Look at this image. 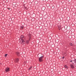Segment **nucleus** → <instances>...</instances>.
Here are the masks:
<instances>
[{
  "mask_svg": "<svg viewBox=\"0 0 76 76\" xmlns=\"http://www.w3.org/2000/svg\"><path fill=\"white\" fill-rule=\"evenodd\" d=\"M24 27L23 26H21L20 28L23 29V28Z\"/></svg>",
  "mask_w": 76,
  "mask_h": 76,
  "instance_id": "nucleus-11",
  "label": "nucleus"
},
{
  "mask_svg": "<svg viewBox=\"0 0 76 76\" xmlns=\"http://www.w3.org/2000/svg\"><path fill=\"white\" fill-rule=\"evenodd\" d=\"M10 71V69H9V68H7L5 69L6 72H9Z\"/></svg>",
  "mask_w": 76,
  "mask_h": 76,
  "instance_id": "nucleus-3",
  "label": "nucleus"
},
{
  "mask_svg": "<svg viewBox=\"0 0 76 76\" xmlns=\"http://www.w3.org/2000/svg\"><path fill=\"white\" fill-rule=\"evenodd\" d=\"M26 44H28L29 43V41L27 40L26 42Z\"/></svg>",
  "mask_w": 76,
  "mask_h": 76,
  "instance_id": "nucleus-12",
  "label": "nucleus"
},
{
  "mask_svg": "<svg viewBox=\"0 0 76 76\" xmlns=\"http://www.w3.org/2000/svg\"><path fill=\"white\" fill-rule=\"evenodd\" d=\"M70 45H71V46H72V47L73 46H74V45L73 44H72V43H70Z\"/></svg>",
  "mask_w": 76,
  "mask_h": 76,
  "instance_id": "nucleus-7",
  "label": "nucleus"
},
{
  "mask_svg": "<svg viewBox=\"0 0 76 76\" xmlns=\"http://www.w3.org/2000/svg\"><path fill=\"white\" fill-rule=\"evenodd\" d=\"M43 58V56H41L39 58V61H40V62H41V61H43V60L42 59Z\"/></svg>",
  "mask_w": 76,
  "mask_h": 76,
  "instance_id": "nucleus-2",
  "label": "nucleus"
},
{
  "mask_svg": "<svg viewBox=\"0 0 76 76\" xmlns=\"http://www.w3.org/2000/svg\"><path fill=\"white\" fill-rule=\"evenodd\" d=\"M19 61V59L18 58H17L15 59V63H18Z\"/></svg>",
  "mask_w": 76,
  "mask_h": 76,
  "instance_id": "nucleus-4",
  "label": "nucleus"
},
{
  "mask_svg": "<svg viewBox=\"0 0 76 76\" xmlns=\"http://www.w3.org/2000/svg\"><path fill=\"white\" fill-rule=\"evenodd\" d=\"M32 67L31 66L30 68L28 69L29 70H31V68H32Z\"/></svg>",
  "mask_w": 76,
  "mask_h": 76,
  "instance_id": "nucleus-10",
  "label": "nucleus"
},
{
  "mask_svg": "<svg viewBox=\"0 0 76 76\" xmlns=\"http://www.w3.org/2000/svg\"><path fill=\"white\" fill-rule=\"evenodd\" d=\"M64 67H65V68H66V69H68V66H67L65 65L64 66Z\"/></svg>",
  "mask_w": 76,
  "mask_h": 76,
  "instance_id": "nucleus-9",
  "label": "nucleus"
},
{
  "mask_svg": "<svg viewBox=\"0 0 76 76\" xmlns=\"http://www.w3.org/2000/svg\"><path fill=\"white\" fill-rule=\"evenodd\" d=\"M72 61H71V62H72Z\"/></svg>",
  "mask_w": 76,
  "mask_h": 76,
  "instance_id": "nucleus-18",
  "label": "nucleus"
},
{
  "mask_svg": "<svg viewBox=\"0 0 76 76\" xmlns=\"http://www.w3.org/2000/svg\"><path fill=\"white\" fill-rule=\"evenodd\" d=\"M16 54L18 56H20V53L19 52H17L16 53Z\"/></svg>",
  "mask_w": 76,
  "mask_h": 76,
  "instance_id": "nucleus-5",
  "label": "nucleus"
},
{
  "mask_svg": "<svg viewBox=\"0 0 76 76\" xmlns=\"http://www.w3.org/2000/svg\"><path fill=\"white\" fill-rule=\"evenodd\" d=\"M54 8V6H53L52 7V8Z\"/></svg>",
  "mask_w": 76,
  "mask_h": 76,
  "instance_id": "nucleus-15",
  "label": "nucleus"
},
{
  "mask_svg": "<svg viewBox=\"0 0 76 76\" xmlns=\"http://www.w3.org/2000/svg\"><path fill=\"white\" fill-rule=\"evenodd\" d=\"M25 37L23 36H21L20 38L21 41L20 42V43L21 42L22 43H24L25 42Z\"/></svg>",
  "mask_w": 76,
  "mask_h": 76,
  "instance_id": "nucleus-1",
  "label": "nucleus"
},
{
  "mask_svg": "<svg viewBox=\"0 0 76 76\" xmlns=\"http://www.w3.org/2000/svg\"><path fill=\"white\" fill-rule=\"evenodd\" d=\"M7 54H6L5 55V57H7Z\"/></svg>",
  "mask_w": 76,
  "mask_h": 76,
  "instance_id": "nucleus-13",
  "label": "nucleus"
},
{
  "mask_svg": "<svg viewBox=\"0 0 76 76\" xmlns=\"http://www.w3.org/2000/svg\"><path fill=\"white\" fill-rule=\"evenodd\" d=\"M64 58V57H62V58Z\"/></svg>",
  "mask_w": 76,
  "mask_h": 76,
  "instance_id": "nucleus-16",
  "label": "nucleus"
},
{
  "mask_svg": "<svg viewBox=\"0 0 76 76\" xmlns=\"http://www.w3.org/2000/svg\"><path fill=\"white\" fill-rule=\"evenodd\" d=\"M8 10H11L9 8H8Z\"/></svg>",
  "mask_w": 76,
  "mask_h": 76,
  "instance_id": "nucleus-14",
  "label": "nucleus"
},
{
  "mask_svg": "<svg viewBox=\"0 0 76 76\" xmlns=\"http://www.w3.org/2000/svg\"><path fill=\"white\" fill-rule=\"evenodd\" d=\"M43 8H44V7H42V9H43Z\"/></svg>",
  "mask_w": 76,
  "mask_h": 76,
  "instance_id": "nucleus-17",
  "label": "nucleus"
},
{
  "mask_svg": "<svg viewBox=\"0 0 76 76\" xmlns=\"http://www.w3.org/2000/svg\"><path fill=\"white\" fill-rule=\"evenodd\" d=\"M58 29H59V30H60V28H61V26H60V25H58Z\"/></svg>",
  "mask_w": 76,
  "mask_h": 76,
  "instance_id": "nucleus-6",
  "label": "nucleus"
},
{
  "mask_svg": "<svg viewBox=\"0 0 76 76\" xmlns=\"http://www.w3.org/2000/svg\"><path fill=\"white\" fill-rule=\"evenodd\" d=\"M44 9H45V7H44Z\"/></svg>",
  "mask_w": 76,
  "mask_h": 76,
  "instance_id": "nucleus-19",
  "label": "nucleus"
},
{
  "mask_svg": "<svg viewBox=\"0 0 76 76\" xmlns=\"http://www.w3.org/2000/svg\"><path fill=\"white\" fill-rule=\"evenodd\" d=\"M71 67L72 69H73L74 68V66L72 65H71Z\"/></svg>",
  "mask_w": 76,
  "mask_h": 76,
  "instance_id": "nucleus-8",
  "label": "nucleus"
}]
</instances>
